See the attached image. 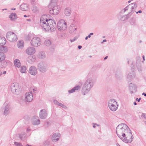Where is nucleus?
<instances>
[{
	"label": "nucleus",
	"mask_w": 146,
	"mask_h": 146,
	"mask_svg": "<svg viewBox=\"0 0 146 146\" xmlns=\"http://www.w3.org/2000/svg\"><path fill=\"white\" fill-rule=\"evenodd\" d=\"M21 9L22 11H27L28 9L27 5L25 3H23L20 6Z\"/></svg>",
	"instance_id": "nucleus-28"
},
{
	"label": "nucleus",
	"mask_w": 146,
	"mask_h": 146,
	"mask_svg": "<svg viewBox=\"0 0 146 146\" xmlns=\"http://www.w3.org/2000/svg\"><path fill=\"white\" fill-rule=\"evenodd\" d=\"M44 44L45 45L49 46L51 45V42L50 40H45Z\"/></svg>",
	"instance_id": "nucleus-38"
},
{
	"label": "nucleus",
	"mask_w": 146,
	"mask_h": 146,
	"mask_svg": "<svg viewBox=\"0 0 146 146\" xmlns=\"http://www.w3.org/2000/svg\"><path fill=\"white\" fill-rule=\"evenodd\" d=\"M64 13L66 16H70L71 13L70 8L68 7L66 8L64 10Z\"/></svg>",
	"instance_id": "nucleus-22"
},
{
	"label": "nucleus",
	"mask_w": 146,
	"mask_h": 146,
	"mask_svg": "<svg viewBox=\"0 0 146 146\" xmlns=\"http://www.w3.org/2000/svg\"><path fill=\"white\" fill-rule=\"evenodd\" d=\"M5 58L4 54L3 53H0V61H2L4 60Z\"/></svg>",
	"instance_id": "nucleus-37"
},
{
	"label": "nucleus",
	"mask_w": 146,
	"mask_h": 146,
	"mask_svg": "<svg viewBox=\"0 0 146 146\" xmlns=\"http://www.w3.org/2000/svg\"><path fill=\"white\" fill-rule=\"evenodd\" d=\"M80 88V86H77L73 88L72 89L68 90V92L69 93H71L74 92L76 90H78Z\"/></svg>",
	"instance_id": "nucleus-32"
},
{
	"label": "nucleus",
	"mask_w": 146,
	"mask_h": 146,
	"mask_svg": "<svg viewBox=\"0 0 146 146\" xmlns=\"http://www.w3.org/2000/svg\"><path fill=\"white\" fill-rule=\"evenodd\" d=\"M50 6L52 7V9L49 10V13L54 15H56L58 14L60 11L59 7L56 5V4H55V5L54 4H53L52 5Z\"/></svg>",
	"instance_id": "nucleus-8"
},
{
	"label": "nucleus",
	"mask_w": 146,
	"mask_h": 146,
	"mask_svg": "<svg viewBox=\"0 0 146 146\" xmlns=\"http://www.w3.org/2000/svg\"><path fill=\"white\" fill-rule=\"evenodd\" d=\"M115 76L117 79H119L121 77V74L117 73L116 74Z\"/></svg>",
	"instance_id": "nucleus-41"
},
{
	"label": "nucleus",
	"mask_w": 146,
	"mask_h": 146,
	"mask_svg": "<svg viewBox=\"0 0 146 146\" xmlns=\"http://www.w3.org/2000/svg\"><path fill=\"white\" fill-rule=\"evenodd\" d=\"M129 89L131 94L136 92L137 91V87L135 85L131 83L129 85Z\"/></svg>",
	"instance_id": "nucleus-18"
},
{
	"label": "nucleus",
	"mask_w": 146,
	"mask_h": 146,
	"mask_svg": "<svg viewBox=\"0 0 146 146\" xmlns=\"http://www.w3.org/2000/svg\"><path fill=\"white\" fill-rule=\"evenodd\" d=\"M35 56H29L27 58V61L29 63H33L35 60Z\"/></svg>",
	"instance_id": "nucleus-21"
},
{
	"label": "nucleus",
	"mask_w": 146,
	"mask_h": 146,
	"mask_svg": "<svg viewBox=\"0 0 146 146\" xmlns=\"http://www.w3.org/2000/svg\"><path fill=\"white\" fill-rule=\"evenodd\" d=\"M38 117L35 116L33 117L32 119V123L35 125H38L40 123V120L37 118Z\"/></svg>",
	"instance_id": "nucleus-19"
},
{
	"label": "nucleus",
	"mask_w": 146,
	"mask_h": 146,
	"mask_svg": "<svg viewBox=\"0 0 146 146\" xmlns=\"http://www.w3.org/2000/svg\"><path fill=\"white\" fill-rule=\"evenodd\" d=\"M47 116V112L45 109L40 110L39 112V116L40 118L44 119Z\"/></svg>",
	"instance_id": "nucleus-14"
},
{
	"label": "nucleus",
	"mask_w": 146,
	"mask_h": 146,
	"mask_svg": "<svg viewBox=\"0 0 146 146\" xmlns=\"http://www.w3.org/2000/svg\"><path fill=\"white\" fill-rule=\"evenodd\" d=\"M58 28L61 31L65 30L67 27L66 23L63 19L60 20L57 23Z\"/></svg>",
	"instance_id": "nucleus-7"
},
{
	"label": "nucleus",
	"mask_w": 146,
	"mask_h": 146,
	"mask_svg": "<svg viewBox=\"0 0 146 146\" xmlns=\"http://www.w3.org/2000/svg\"><path fill=\"white\" fill-rule=\"evenodd\" d=\"M116 130L118 136L124 142L130 143L133 141V137L131 130L125 124L119 125Z\"/></svg>",
	"instance_id": "nucleus-1"
},
{
	"label": "nucleus",
	"mask_w": 146,
	"mask_h": 146,
	"mask_svg": "<svg viewBox=\"0 0 146 146\" xmlns=\"http://www.w3.org/2000/svg\"><path fill=\"white\" fill-rule=\"evenodd\" d=\"M69 29V32L70 33H75L77 29V28L74 25L72 24L70 25Z\"/></svg>",
	"instance_id": "nucleus-23"
},
{
	"label": "nucleus",
	"mask_w": 146,
	"mask_h": 146,
	"mask_svg": "<svg viewBox=\"0 0 146 146\" xmlns=\"http://www.w3.org/2000/svg\"><path fill=\"white\" fill-rule=\"evenodd\" d=\"M61 135L59 133H54L53 134L51 137V139L53 142L58 141Z\"/></svg>",
	"instance_id": "nucleus-15"
},
{
	"label": "nucleus",
	"mask_w": 146,
	"mask_h": 146,
	"mask_svg": "<svg viewBox=\"0 0 146 146\" xmlns=\"http://www.w3.org/2000/svg\"><path fill=\"white\" fill-rule=\"evenodd\" d=\"M6 71H4L3 73L1 72V73H0V75L1 76H2L3 74H6Z\"/></svg>",
	"instance_id": "nucleus-48"
},
{
	"label": "nucleus",
	"mask_w": 146,
	"mask_h": 146,
	"mask_svg": "<svg viewBox=\"0 0 146 146\" xmlns=\"http://www.w3.org/2000/svg\"><path fill=\"white\" fill-rule=\"evenodd\" d=\"M78 48L79 49H81L82 48V46H80V45H79L78 46Z\"/></svg>",
	"instance_id": "nucleus-52"
},
{
	"label": "nucleus",
	"mask_w": 146,
	"mask_h": 146,
	"mask_svg": "<svg viewBox=\"0 0 146 146\" xmlns=\"http://www.w3.org/2000/svg\"><path fill=\"white\" fill-rule=\"evenodd\" d=\"M40 38L38 37H35L33 38L31 41V45L34 47H37L41 44Z\"/></svg>",
	"instance_id": "nucleus-11"
},
{
	"label": "nucleus",
	"mask_w": 146,
	"mask_h": 146,
	"mask_svg": "<svg viewBox=\"0 0 146 146\" xmlns=\"http://www.w3.org/2000/svg\"><path fill=\"white\" fill-rule=\"evenodd\" d=\"M24 43L23 40L19 41L17 43V46L19 48H22L24 47Z\"/></svg>",
	"instance_id": "nucleus-31"
},
{
	"label": "nucleus",
	"mask_w": 146,
	"mask_h": 146,
	"mask_svg": "<svg viewBox=\"0 0 146 146\" xmlns=\"http://www.w3.org/2000/svg\"><path fill=\"white\" fill-rule=\"evenodd\" d=\"M4 114L5 115H7L9 113L11 109L9 104L7 102H5L3 105Z\"/></svg>",
	"instance_id": "nucleus-12"
},
{
	"label": "nucleus",
	"mask_w": 146,
	"mask_h": 146,
	"mask_svg": "<svg viewBox=\"0 0 146 146\" xmlns=\"http://www.w3.org/2000/svg\"><path fill=\"white\" fill-rule=\"evenodd\" d=\"M93 124L94 125H96L98 126H99V125L98 124H96V123H94Z\"/></svg>",
	"instance_id": "nucleus-56"
},
{
	"label": "nucleus",
	"mask_w": 146,
	"mask_h": 146,
	"mask_svg": "<svg viewBox=\"0 0 146 146\" xmlns=\"http://www.w3.org/2000/svg\"><path fill=\"white\" fill-rule=\"evenodd\" d=\"M143 60H145V56H143Z\"/></svg>",
	"instance_id": "nucleus-59"
},
{
	"label": "nucleus",
	"mask_w": 146,
	"mask_h": 146,
	"mask_svg": "<svg viewBox=\"0 0 146 146\" xmlns=\"http://www.w3.org/2000/svg\"><path fill=\"white\" fill-rule=\"evenodd\" d=\"M54 102L55 104L58 106H59V104H60V103H59L57 100H54Z\"/></svg>",
	"instance_id": "nucleus-46"
},
{
	"label": "nucleus",
	"mask_w": 146,
	"mask_h": 146,
	"mask_svg": "<svg viewBox=\"0 0 146 146\" xmlns=\"http://www.w3.org/2000/svg\"><path fill=\"white\" fill-rule=\"evenodd\" d=\"M48 29L49 31H53L56 29V25L54 21L52 20L51 18H50L48 21Z\"/></svg>",
	"instance_id": "nucleus-10"
},
{
	"label": "nucleus",
	"mask_w": 146,
	"mask_h": 146,
	"mask_svg": "<svg viewBox=\"0 0 146 146\" xmlns=\"http://www.w3.org/2000/svg\"><path fill=\"white\" fill-rule=\"evenodd\" d=\"M137 6V4L136 3H133L130 4L128 5V7H129V9H131V12L130 13V15H131L134 10V9L135 8H136Z\"/></svg>",
	"instance_id": "nucleus-20"
},
{
	"label": "nucleus",
	"mask_w": 146,
	"mask_h": 146,
	"mask_svg": "<svg viewBox=\"0 0 146 146\" xmlns=\"http://www.w3.org/2000/svg\"><path fill=\"white\" fill-rule=\"evenodd\" d=\"M37 68L38 71L42 73L46 72L47 69L46 64L42 62H40L38 64Z\"/></svg>",
	"instance_id": "nucleus-9"
},
{
	"label": "nucleus",
	"mask_w": 146,
	"mask_h": 146,
	"mask_svg": "<svg viewBox=\"0 0 146 146\" xmlns=\"http://www.w3.org/2000/svg\"><path fill=\"white\" fill-rule=\"evenodd\" d=\"M135 77V74L133 72L129 74L127 76V80L128 81L131 80Z\"/></svg>",
	"instance_id": "nucleus-26"
},
{
	"label": "nucleus",
	"mask_w": 146,
	"mask_h": 146,
	"mask_svg": "<svg viewBox=\"0 0 146 146\" xmlns=\"http://www.w3.org/2000/svg\"><path fill=\"white\" fill-rule=\"evenodd\" d=\"M108 106L110 110L112 111H115L117 109L118 104L115 99H111L109 101Z\"/></svg>",
	"instance_id": "nucleus-4"
},
{
	"label": "nucleus",
	"mask_w": 146,
	"mask_h": 146,
	"mask_svg": "<svg viewBox=\"0 0 146 146\" xmlns=\"http://www.w3.org/2000/svg\"><path fill=\"white\" fill-rule=\"evenodd\" d=\"M141 100V98H139L138 99V98H136V100L138 102H139Z\"/></svg>",
	"instance_id": "nucleus-51"
},
{
	"label": "nucleus",
	"mask_w": 146,
	"mask_h": 146,
	"mask_svg": "<svg viewBox=\"0 0 146 146\" xmlns=\"http://www.w3.org/2000/svg\"><path fill=\"white\" fill-rule=\"evenodd\" d=\"M131 15H130V13H129L127 15H126L125 16H123L121 17L120 20L122 21L125 20L129 18Z\"/></svg>",
	"instance_id": "nucleus-33"
},
{
	"label": "nucleus",
	"mask_w": 146,
	"mask_h": 146,
	"mask_svg": "<svg viewBox=\"0 0 146 146\" xmlns=\"http://www.w3.org/2000/svg\"><path fill=\"white\" fill-rule=\"evenodd\" d=\"M14 143L15 145L16 146H23L21 143L15 142Z\"/></svg>",
	"instance_id": "nucleus-42"
},
{
	"label": "nucleus",
	"mask_w": 146,
	"mask_h": 146,
	"mask_svg": "<svg viewBox=\"0 0 146 146\" xmlns=\"http://www.w3.org/2000/svg\"><path fill=\"white\" fill-rule=\"evenodd\" d=\"M108 56H106V57H105L104 58V60H105L106 59H107V58H108Z\"/></svg>",
	"instance_id": "nucleus-57"
},
{
	"label": "nucleus",
	"mask_w": 146,
	"mask_h": 146,
	"mask_svg": "<svg viewBox=\"0 0 146 146\" xmlns=\"http://www.w3.org/2000/svg\"><path fill=\"white\" fill-rule=\"evenodd\" d=\"M78 38V36H76L75 37H74L73 39H70V40L71 42H72L76 40V39Z\"/></svg>",
	"instance_id": "nucleus-43"
},
{
	"label": "nucleus",
	"mask_w": 146,
	"mask_h": 146,
	"mask_svg": "<svg viewBox=\"0 0 146 146\" xmlns=\"http://www.w3.org/2000/svg\"><path fill=\"white\" fill-rule=\"evenodd\" d=\"M87 36L88 38H90L91 37V36L90 35H89Z\"/></svg>",
	"instance_id": "nucleus-61"
},
{
	"label": "nucleus",
	"mask_w": 146,
	"mask_h": 146,
	"mask_svg": "<svg viewBox=\"0 0 146 146\" xmlns=\"http://www.w3.org/2000/svg\"><path fill=\"white\" fill-rule=\"evenodd\" d=\"M58 0H51L50 3V5H52L53 4H54L55 5V4H56V2Z\"/></svg>",
	"instance_id": "nucleus-39"
},
{
	"label": "nucleus",
	"mask_w": 146,
	"mask_h": 146,
	"mask_svg": "<svg viewBox=\"0 0 146 146\" xmlns=\"http://www.w3.org/2000/svg\"><path fill=\"white\" fill-rule=\"evenodd\" d=\"M32 10L33 11L34 13H38L39 11V9L36 6H33Z\"/></svg>",
	"instance_id": "nucleus-34"
},
{
	"label": "nucleus",
	"mask_w": 146,
	"mask_h": 146,
	"mask_svg": "<svg viewBox=\"0 0 146 146\" xmlns=\"http://www.w3.org/2000/svg\"><path fill=\"white\" fill-rule=\"evenodd\" d=\"M31 129H29V128H28L27 129V131H31Z\"/></svg>",
	"instance_id": "nucleus-55"
},
{
	"label": "nucleus",
	"mask_w": 146,
	"mask_h": 146,
	"mask_svg": "<svg viewBox=\"0 0 146 146\" xmlns=\"http://www.w3.org/2000/svg\"><path fill=\"white\" fill-rule=\"evenodd\" d=\"M142 12V11L141 10H139L138 12H136L137 14L138 13H141Z\"/></svg>",
	"instance_id": "nucleus-53"
},
{
	"label": "nucleus",
	"mask_w": 146,
	"mask_h": 146,
	"mask_svg": "<svg viewBox=\"0 0 146 146\" xmlns=\"http://www.w3.org/2000/svg\"><path fill=\"white\" fill-rule=\"evenodd\" d=\"M141 117L142 118H144L146 119V114L145 113H143L141 115Z\"/></svg>",
	"instance_id": "nucleus-45"
},
{
	"label": "nucleus",
	"mask_w": 146,
	"mask_h": 146,
	"mask_svg": "<svg viewBox=\"0 0 146 146\" xmlns=\"http://www.w3.org/2000/svg\"><path fill=\"white\" fill-rule=\"evenodd\" d=\"M8 49L7 46H0V52L1 53H6L7 52Z\"/></svg>",
	"instance_id": "nucleus-27"
},
{
	"label": "nucleus",
	"mask_w": 146,
	"mask_h": 146,
	"mask_svg": "<svg viewBox=\"0 0 146 146\" xmlns=\"http://www.w3.org/2000/svg\"><path fill=\"white\" fill-rule=\"evenodd\" d=\"M59 106H60L64 108H66V107L65 106L61 103H60L59 104Z\"/></svg>",
	"instance_id": "nucleus-44"
},
{
	"label": "nucleus",
	"mask_w": 146,
	"mask_h": 146,
	"mask_svg": "<svg viewBox=\"0 0 146 146\" xmlns=\"http://www.w3.org/2000/svg\"><path fill=\"white\" fill-rule=\"evenodd\" d=\"M35 0H31V2L32 4H34L35 3Z\"/></svg>",
	"instance_id": "nucleus-49"
},
{
	"label": "nucleus",
	"mask_w": 146,
	"mask_h": 146,
	"mask_svg": "<svg viewBox=\"0 0 146 146\" xmlns=\"http://www.w3.org/2000/svg\"><path fill=\"white\" fill-rule=\"evenodd\" d=\"M36 90L35 89H33V90L32 91V92H33L34 93H35L36 92Z\"/></svg>",
	"instance_id": "nucleus-50"
},
{
	"label": "nucleus",
	"mask_w": 146,
	"mask_h": 146,
	"mask_svg": "<svg viewBox=\"0 0 146 146\" xmlns=\"http://www.w3.org/2000/svg\"><path fill=\"white\" fill-rule=\"evenodd\" d=\"M26 67L25 66H23L21 68L20 72L22 73H25L26 72Z\"/></svg>",
	"instance_id": "nucleus-35"
},
{
	"label": "nucleus",
	"mask_w": 146,
	"mask_h": 146,
	"mask_svg": "<svg viewBox=\"0 0 146 146\" xmlns=\"http://www.w3.org/2000/svg\"><path fill=\"white\" fill-rule=\"evenodd\" d=\"M90 36L93 35V33H91L89 34Z\"/></svg>",
	"instance_id": "nucleus-60"
},
{
	"label": "nucleus",
	"mask_w": 146,
	"mask_h": 146,
	"mask_svg": "<svg viewBox=\"0 0 146 146\" xmlns=\"http://www.w3.org/2000/svg\"><path fill=\"white\" fill-rule=\"evenodd\" d=\"M50 18H51L49 15L42 16L40 19V24L42 28L45 31H49L48 21Z\"/></svg>",
	"instance_id": "nucleus-3"
},
{
	"label": "nucleus",
	"mask_w": 146,
	"mask_h": 146,
	"mask_svg": "<svg viewBox=\"0 0 146 146\" xmlns=\"http://www.w3.org/2000/svg\"><path fill=\"white\" fill-rule=\"evenodd\" d=\"M14 64L15 66L17 68H19L21 66L20 61L18 59H15L14 60Z\"/></svg>",
	"instance_id": "nucleus-29"
},
{
	"label": "nucleus",
	"mask_w": 146,
	"mask_h": 146,
	"mask_svg": "<svg viewBox=\"0 0 146 146\" xmlns=\"http://www.w3.org/2000/svg\"><path fill=\"white\" fill-rule=\"evenodd\" d=\"M11 9L12 10H15V8H12Z\"/></svg>",
	"instance_id": "nucleus-62"
},
{
	"label": "nucleus",
	"mask_w": 146,
	"mask_h": 146,
	"mask_svg": "<svg viewBox=\"0 0 146 146\" xmlns=\"http://www.w3.org/2000/svg\"><path fill=\"white\" fill-rule=\"evenodd\" d=\"M11 90L12 92L16 94H19L21 92V89L19 84L15 82L11 85Z\"/></svg>",
	"instance_id": "nucleus-5"
},
{
	"label": "nucleus",
	"mask_w": 146,
	"mask_h": 146,
	"mask_svg": "<svg viewBox=\"0 0 146 146\" xmlns=\"http://www.w3.org/2000/svg\"><path fill=\"white\" fill-rule=\"evenodd\" d=\"M25 100L28 102H31L33 100V96L31 92H28L25 95Z\"/></svg>",
	"instance_id": "nucleus-13"
},
{
	"label": "nucleus",
	"mask_w": 146,
	"mask_h": 146,
	"mask_svg": "<svg viewBox=\"0 0 146 146\" xmlns=\"http://www.w3.org/2000/svg\"><path fill=\"white\" fill-rule=\"evenodd\" d=\"M6 38L8 40L11 42H15L17 40V35L11 31L8 32L7 33Z\"/></svg>",
	"instance_id": "nucleus-6"
},
{
	"label": "nucleus",
	"mask_w": 146,
	"mask_h": 146,
	"mask_svg": "<svg viewBox=\"0 0 146 146\" xmlns=\"http://www.w3.org/2000/svg\"><path fill=\"white\" fill-rule=\"evenodd\" d=\"M6 42V39L4 37L0 36V45H4Z\"/></svg>",
	"instance_id": "nucleus-30"
},
{
	"label": "nucleus",
	"mask_w": 146,
	"mask_h": 146,
	"mask_svg": "<svg viewBox=\"0 0 146 146\" xmlns=\"http://www.w3.org/2000/svg\"><path fill=\"white\" fill-rule=\"evenodd\" d=\"M129 9V7H128V5L124 9V12H125L127 10Z\"/></svg>",
	"instance_id": "nucleus-47"
},
{
	"label": "nucleus",
	"mask_w": 146,
	"mask_h": 146,
	"mask_svg": "<svg viewBox=\"0 0 146 146\" xmlns=\"http://www.w3.org/2000/svg\"><path fill=\"white\" fill-rule=\"evenodd\" d=\"M134 104L135 105H137V103L136 102H134Z\"/></svg>",
	"instance_id": "nucleus-63"
},
{
	"label": "nucleus",
	"mask_w": 146,
	"mask_h": 146,
	"mask_svg": "<svg viewBox=\"0 0 146 146\" xmlns=\"http://www.w3.org/2000/svg\"><path fill=\"white\" fill-rule=\"evenodd\" d=\"M94 84V81L91 78L88 79L84 84L82 89V92L83 94H87L93 87Z\"/></svg>",
	"instance_id": "nucleus-2"
},
{
	"label": "nucleus",
	"mask_w": 146,
	"mask_h": 146,
	"mask_svg": "<svg viewBox=\"0 0 146 146\" xmlns=\"http://www.w3.org/2000/svg\"><path fill=\"white\" fill-rule=\"evenodd\" d=\"M106 39L104 40H103V41L102 42V43H103L104 42H106Z\"/></svg>",
	"instance_id": "nucleus-58"
},
{
	"label": "nucleus",
	"mask_w": 146,
	"mask_h": 146,
	"mask_svg": "<svg viewBox=\"0 0 146 146\" xmlns=\"http://www.w3.org/2000/svg\"><path fill=\"white\" fill-rule=\"evenodd\" d=\"M142 95H144V96H146V93H143L142 94Z\"/></svg>",
	"instance_id": "nucleus-54"
},
{
	"label": "nucleus",
	"mask_w": 146,
	"mask_h": 146,
	"mask_svg": "<svg viewBox=\"0 0 146 146\" xmlns=\"http://www.w3.org/2000/svg\"><path fill=\"white\" fill-rule=\"evenodd\" d=\"M31 38V36L30 35H26L25 37V39L26 40L29 41Z\"/></svg>",
	"instance_id": "nucleus-40"
},
{
	"label": "nucleus",
	"mask_w": 146,
	"mask_h": 146,
	"mask_svg": "<svg viewBox=\"0 0 146 146\" xmlns=\"http://www.w3.org/2000/svg\"><path fill=\"white\" fill-rule=\"evenodd\" d=\"M35 49L34 48L30 47H29L26 50V53L29 55H32L35 52Z\"/></svg>",
	"instance_id": "nucleus-17"
},
{
	"label": "nucleus",
	"mask_w": 146,
	"mask_h": 146,
	"mask_svg": "<svg viewBox=\"0 0 146 146\" xmlns=\"http://www.w3.org/2000/svg\"><path fill=\"white\" fill-rule=\"evenodd\" d=\"M88 36H86V37H85V39H86V40H87V39H88Z\"/></svg>",
	"instance_id": "nucleus-64"
},
{
	"label": "nucleus",
	"mask_w": 146,
	"mask_h": 146,
	"mask_svg": "<svg viewBox=\"0 0 146 146\" xmlns=\"http://www.w3.org/2000/svg\"><path fill=\"white\" fill-rule=\"evenodd\" d=\"M29 72L31 75L35 76L37 74V70L35 66H32L30 67Z\"/></svg>",
	"instance_id": "nucleus-16"
},
{
	"label": "nucleus",
	"mask_w": 146,
	"mask_h": 146,
	"mask_svg": "<svg viewBox=\"0 0 146 146\" xmlns=\"http://www.w3.org/2000/svg\"><path fill=\"white\" fill-rule=\"evenodd\" d=\"M9 18L11 20L15 21L17 18V17L15 13H12L9 16Z\"/></svg>",
	"instance_id": "nucleus-24"
},
{
	"label": "nucleus",
	"mask_w": 146,
	"mask_h": 146,
	"mask_svg": "<svg viewBox=\"0 0 146 146\" xmlns=\"http://www.w3.org/2000/svg\"><path fill=\"white\" fill-rule=\"evenodd\" d=\"M19 137L21 139H24L26 137V135L25 133H22L19 135Z\"/></svg>",
	"instance_id": "nucleus-36"
},
{
	"label": "nucleus",
	"mask_w": 146,
	"mask_h": 146,
	"mask_svg": "<svg viewBox=\"0 0 146 146\" xmlns=\"http://www.w3.org/2000/svg\"><path fill=\"white\" fill-rule=\"evenodd\" d=\"M37 56L39 58L42 59L45 57V53L44 52L41 51L38 53Z\"/></svg>",
	"instance_id": "nucleus-25"
}]
</instances>
